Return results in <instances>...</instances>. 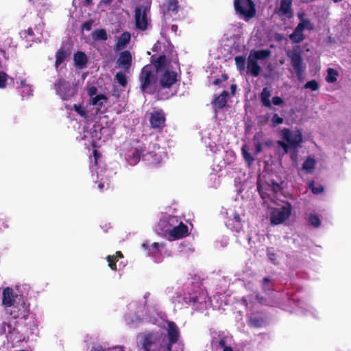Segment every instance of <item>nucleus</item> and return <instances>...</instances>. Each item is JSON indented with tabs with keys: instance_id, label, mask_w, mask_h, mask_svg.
<instances>
[{
	"instance_id": "48",
	"label": "nucleus",
	"mask_w": 351,
	"mask_h": 351,
	"mask_svg": "<svg viewBox=\"0 0 351 351\" xmlns=\"http://www.w3.org/2000/svg\"><path fill=\"white\" fill-rule=\"evenodd\" d=\"M309 187L314 194H319L324 190L323 186L322 185L315 186L313 183H311Z\"/></svg>"
},
{
	"instance_id": "13",
	"label": "nucleus",
	"mask_w": 351,
	"mask_h": 351,
	"mask_svg": "<svg viewBox=\"0 0 351 351\" xmlns=\"http://www.w3.org/2000/svg\"><path fill=\"white\" fill-rule=\"evenodd\" d=\"M90 106L89 104L87 106H84L82 104H75L73 105V109L80 117L86 120H91L95 117L97 110L95 112L90 111L89 110Z\"/></svg>"
},
{
	"instance_id": "47",
	"label": "nucleus",
	"mask_w": 351,
	"mask_h": 351,
	"mask_svg": "<svg viewBox=\"0 0 351 351\" xmlns=\"http://www.w3.org/2000/svg\"><path fill=\"white\" fill-rule=\"evenodd\" d=\"M271 123L274 126L277 125L282 124L284 121V119L280 117L278 114H274L271 118Z\"/></svg>"
},
{
	"instance_id": "10",
	"label": "nucleus",
	"mask_w": 351,
	"mask_h": 351,
	"mask_svg": "<svg viewBox=\"0 0 351 351\" xmlns=\"http://www.w3.org/2000/svg\"><path fill=\"white\" fill-rule=\"evenodd\" d=\"M234 7L236 11L246 19L255 14L254 5L251 0H234Z\"/></svg>"
},
{
	"instance_id": "49",
	"label": "nucleus",
	"mask_w": 351,
	"mask_h": 351,
	"mask_svg": "<svg viewBox=\"0 0 351 351\" xmlns=\"http://www.w3.org/2000/svg\"><path fill=\"white\" fill-rule=\"evenodd\" d=\"M267 186L269 189H271L273 192H278L280 189V185L274 181L268 182Z\"/></svg>"
},
{
	"instance_id": "38",
	"label": "nucleus",
	"mask_w": 351,
	"mask_h": 351,
	"mask_svg": "<svg viewBox=\"0 0 351 351\" xmlns=\"http://www.w3.org/2000/svg\"><path fill=\"white\" fill-rule=\"evenodd\" d=\"M242 154L245 160L249 164H252L254 162V158L252 157L250 154L248 152V147L246 145L242 147Z\"/></svg>"
},
{
	"instance_id": "45",
	"label": "nucleus",
	"mask_w": 351,
	"mask_h": 351,
	"mask_svg": "<svg viewBox=\"0 0 351 351\" xmlns=\"http://www.w3.org/2000/svg\"><path fill=\"white\" fill-rule=\"evenodd\" d=\"M184 301L188 304H195L198 302V298L196 295H189L184 298Z\"/></svg>"
},
{
	"instance_id": "21",
	"label": "nucleus",
	"mask_w": 351,
	"mask_h": 351,
	"mask_svg": "<svg viewBox=\"0 0 351 351\" xmlns=\"http://www.w3.org/2000/svg\"><path fill=\"white\" fill-rule=\"evenodd\" d=\"M3 304L5 306H11L13 305L14 299V291L10 287H6L3 291Z\"/></svg>"
},
{
	"instance_id": "7",
	"label": "nucleus",
	"mask_w": 351,
	"mask_h": 351,
	"mask_svg": "<svg viewBox=\"0 0 351 351\" xmlns=\"http://www.w3.org/2000/svg\"><path fill=\"white\" fill-rule=\"evenodd\" d=\"M291 206L285 202L280 207L275 208L271 213V222L273 224H280L284 222L290 216Z\"/></svg>"
},
{
	"instance_id": "14",
	"label": "nucleus",
	"mask_w": 351,
	"mask_h": 351,
	"mask_svg": "<svg viewBox=\"0 0 351 351\" xmlns=\"http://www.w3.org/2000/svg\"><path fill=\"white\" fill-rule=\"evenodd\" d=\"M164 155V151L158 147L154 152H149L144 154L143 159L151 165H156L162 162Z\"/></svg>"
},
{
	"instance_id": "40",
	"label": "nucleus",
	"mask_w": 351,
	"mask_h": 351,
	"mask_svg": "<svg viewBox=\"0 0 351 351\" xmlns=\"http://www.w3.org/2000/svg\"><path fill=\"white\" fill-rule=\"evenodd\" d=\"M262 289L264 292L272 290V285L271 282V280L268 277L263 278L262 282Z\"/></svg>"
},
{
	"instance_id": "50",
	"label": "nucleus",
	"mask_w": 351,
	"mask_h": 351,
	"mask_svg": "<svg viewBox=\"0 0 351 351\" xmlns=\"http://www.w3.org/2000/svg\"><path fill=\"white\" fill-rule=\"evenodd\" d=\"M21 36L23 38H27L28 36L32 37L33 35V31L31 28H29L27 30L22 31L21 33Z\"/></svg>"
},
{
	"instance_id": "32",
	"label": "nucleus",
	"mask_w": 351,
	"mask_h": 351,
	"mask_svg": "<svg viewBox=\"0 0 351 351\" xmlns=\"http://www.w3.org/2000/svg\"><path fill=\"white\" fill-rule=\"evenodd\" d=\"M298 26L300 27L303 31L304 29L312 30L314 29L313 23L309 19H305L302 21H300Z\"/></svg>"
},
{
	"instance_id": "44",
	"label": "nucleus",
	"mask_w": 351,
	"mask_h": 351,
	"mask_svg": "<svg viewBox=\"0 0 351 351\" xmlns=\"http://www.w3.org/2000/svg\"><path fill=\"white\" fill-rule=\"evenodd\" d=\"M116 80L122 86H125L127 84L126 76L122 72H119L117 73Z\"/></svg>"
},
{
	"instance_id": "31",
	"label": "nucleus",
	"mask_w": 351,
	"mask_h": 351,
	"mask_svg": "<svg viewBox=\"0 0 351 351\" xmlns=\"http://www.w3.org/2000/svg\"><path fill=\"white\" fill-rule=\"evenodd\" d=\"M234 60L237 69L240 73H243L245 69V58L243 56H236Z\"/></svg>"
},
{
	"instance_id": "33",
	"label": "nucleus",
	"mask_w": 351,
	"mask_h": 351,
	"mask_svg": "<svg viewBox=\"0 0 351 351\" xmlns=\"http://www.w3.org/2000/svg\"><path fill=\"white\" fill-rule=\"evenodd\" d=\"M66 57V53L64 51L60 49L56 54V66L58 68L61 64L63 63Z\"/></svg>"
},
{
	"instance_id": "64",
	"label": "nucleus",
	"mask_w": 351,
	"mask_h": 351,
	"mask_svg": "<svg viewBox=\"0 0 351 351\" xmlns=\"http://www.w3.org/2000/svg\"><path fill=\"white\" fill-rule=\"evenodd\" d=\"M223 351H232V348L229 346H226L223 348Z\"/></svg>"
},
{
	"instance_id": "61",
	"label": "nucleus",
	"mask_w": 351,
	"mask_h": 351,
	"mask_svg": "<svg viewBox=\"0 0 351 351\" xmlns=\"http://www.w3.org/2000/svg\"><path fill=\"white\" fill-rule=\"evenodd\" d=\"M159 48H160V43L158 42V43H156L154 45V47H153V48H152V50H153V51H157Z\"/></svg>"
},
{
	"instance_id": "56",
	"label": "nucleus",
	"mask_w": 351,
	"mask_h": 351,
	"mask_svg": "<svg viewBox=\"0 0 351 351\" xmlns=\"http://www.w3.org/2000/svg\"><path fill=\"white\" fill-rule=\"evenodd\" d=\"M91 351H105L101 345H97L92 348Z\"/></svg>"
},
{
	"instance_id": "54",
	"label": "nucleus",
	"mask_w": 351,
	"mask_h": 351,
	"mask_svg": "<svg viewBox=\"0 0 351 351\" xmlns=\"http://www.w3.org/2000/svg\"><path fill=\"white\" fill-rule=\"evenodd\" d=\"M252 324L256 327H260L261 326V321L257 318H253L250 320Z\"/></svg>"
},
{
	"instance_id": "53",
	"label": "nucleus",
	"mask_w": 351,
	"mask_h": 351,
	"mask_svg": "<svg viewBox=\"0 0 351 351\" xmlns=\"http://www.w3.org/2000/svg\"><path fill=\"white\" fill-rule=\"evenodd\" d=\"M219 346L221 348H223L224 347H226L227 346V343H226V338L223 337H221L219 340Z\"/></svg>"
},
{
	"instance_id": "9",
	"label": "nucleus",
	"mask_w": 351,
	"mask_h": 351,
	"mask_svg": "<svg viewBox=\"0 0 351 351\" xmlns=\"http://www.w3.org/2000/svg\"><path fill=\"white\" fill-rule=\"evenodd\" d=\"M88 95L90 97L89 100V105L96 107L97 110H101L105 107L108 99L103 94L97 95V89L95 86H88L86 88Z\"/></svg>"
},
{
	"instance_id": "39",
	"label": "nucleus",
	"mask_w": 351,
	"mask_h": 351,
	"mask_svg": "<svg viewBox=\"0 0 351 351\" xmlns=\"http://www.w3.org/2000/svg\"><path fill=\"white\" fill-rule=\"evenodd\" d=\"M10 315L14 319H17L19 317H25L24 311H21L17 306L12 307V309L10 311Z\"/></svg>"
},
{
	"instance_id": "42",
	"label": "nucleus",
	"mask_w": 351,
	"mask_h": 351,
	"mask_svg": "<svg viewBox=\"0 0 351 351\" xmlns=\"http://www.w3.org/2000/svg\"><path fill=\"white\" fill-rule=\"evenodd\" d=\"M107 261L108 262V266L109 267L114 271L117 270V265L116 263L117 262V257H114V256H107Z\"/></svg>"
},
{
	"instance_id": "60",
	"label": "nucleus",
	"mask_w": 351,
	"mask_h": 351,
	"mask_svg": "<svg viewBox=\"0 0 351 351\" xmlns=\"http://www.w3.org/2000/svg\"><path fill=\"white\" fill-rule=\"evenodd\" d=\"M5 332V323L0 324V335H3Z\"/></svg>"
},
{
	"instance_id": "4",
	"label": "nucleus",
	"mask_w": 351,
	"mask_h": 351,
	"mask_svg": "<svg viewBox=\"0 0 351 351\" xmlns=\"http://www.w3.org/2000/svg\"><path fill=\"white\" fill-rule=\"evenodd\" d=\"M158 61H160L158 70L160 85L162 88H170L178 81V73L170 69L165 56H159Z\"/></svg>"
},
{
	"instance_id": "27",
	"label": "nucleus",
	"mask_w": 351,
	"mask_h": 351,
	"mask_svg": "<svg viewBox=\"0 0 351 351\" xmlns=\"http://www.w3.org/2000/svg\"><path fill=\"white\" fill-rule=\"evenodd\" d=\"M289 38L293 43H301L304 39V35L303 34V30L297 25L294 32L290 34Z\"/></svg>"
},
{
	"instance_id": "5",
	"label": "nucleus",
	"mask_w": 351,
	"mask_h": 351,
	"mask_svg": "<svg viewBox=\"0 0 351 351\" xmlns=\"http://www.w3.org/2000/svg\"><path fill=\"white\" fill-rule=\"evenodd\" d=\"M270 56L268 50H252L250 52L247 61V72L254 77L259 75L261 71L260 63Z\"/></svg>"
},
{
	"instance_id": "25",
	"label": "nucleus",
	"mask_w": 351,
	"mask_h": 351,
	"mask_svg": "<svg viewBox=\"0 0 351 351\" xmlns=\"http://www.w3.org/2000/svg\"><path fill=\"white\" fill-rule=\"evenodd\" d=\"M316 161L314 158L309 156L304 162L302 169L306 173H312L315 168Z\"/></svg>"
},
{
	"instance_id": "55",
	"label": "nucleus",
	"mask_w": 351,
	"mask_h": 351,
	"mask_svg": "<svg viewBox=\"0 0 351 351\" xmlns=\"http://www.w3.org/2000/svg\"><path fill=\"white\" fill-rule=\"evenodd\" d=\"M29 84L27 83V81L25 79L21 78L20 79V87L22 88H25V86H29Z\"/></svg>"
},
{
	"instance_id": "58",
	"label": "nucleus",
	"mask_w": 351,
	"mask_h": 351,
	"mask_svg": "<svg viewBox=\"0 0 351 351\" xmlns=\"http://www.w3.org/2000/svg\"><path fill=\"white\" fill-rule=\"evenodd\" d=\"M255 147H256V154H258L261 152L262 150V147H261V145L260 143H257L255 144Z\"/></svg>"
},
{
	"instance_id": "29",
	"label": "nucleus",
	"mask_w": 351,
	"mask_h": 351,
	"mask_svg": "<svg viewBox=\"0 0 351 351\" xmlns=\"http://www.w3.org/2000/svg\"><path fill=\"white\" fill-rule=\"evenodd\" d=\"M142 152V149H137L134 152L132 155L129 156V162L133 165H136L140 160L141 155L143 156L144 154Z\"/></svg>"
},
{
	"instance_id": "52",
	"label": "nucleus",
	"mask_w": 351,
	"mask_h": 351,
	"mask_svg": "<svg viewBox=\"0 0 351 351\" xmlns=\"http://www.w3.org/2000/svg\"><path fill=\"white\" fill-rule=\"evenodd\" d=\"M272 103L275 106H281L284 104V101L280 97H274L272 99Z\"/></svg>"
},
{
	"instance_id": "34",
	"label": "nucleus",
	"mask_w": 351,
	"mask_h": 351,
	"mask_svg": "<svg viewBox=\"0 0 351 351\" xmlns=\"http://www.w3.org/2000/svg\"><path fill=\"white\" fill-rule=\"evenodd\" d=\"M103 171H100V173H102ZM96 178L97 180H95V182H99V184H98V187L101 190L104 188L105 186V184L106 183L107 184H108V178H104V176L102 173H100L99 174V173H97V175H96Z\"/></svg>"
},
{
	"instance_id": "35",
	"label": "nucleus",
	"mask_w": 351,
	"mask_h": 351,
	"mask_svg": "<svg viewBox=\"0 0 351 351\" xmlns=\"http://www.w3.org/2000/svg\"><path fill=\"white\" fill-rule=\"evenodd\" d=\"M179 8L178 0H169L167 2V10L169 12L177 13Z\"/></svg>"
},
{
	"instance_id": "46",
	"label": "nucleus",
	"mask_w": 351,
	"mask_h": 351,
	"mask_svg": "<svg viewBox=\"0 0 351 351\" xmlns=\"http://www.w3.org/2000/svg\"><path fill=\"white\" fill-rule=\"evenodd\" d=\"M305 88H309L311 90H316L319 88V85L315 80H311L306 83L304 85Z\"/></svg>"
},
{
	"instance_id": "26",
	"label": "nucleus",
	"mask_w": 351,
	"mask_h": 351,
	"mask_svg": "<svg viewBox=\"0 0 351 351\" xmlns=\"http://www.w3.org/2000/svg\"><path fill=\"white\" fill-rule=\"evenodd\" d=\"M228 93L227 91H223L222 93L219 95L214 101V106L215 110L221 109L223 108L227 101V97Z\"/></svg>"
},
{
	"instance_id": "16",
	"label": "nucleus",
	"mask_w": 351,
	"mask_h": 351,
	"mask_svg": "<svg viewBox=\"0 0 351 351\" xmlns=\"http://www.w3.org/2000/svg\"><path fill=\"white\" fill-rule=\"evenodd\" d=\"M226 225L228 228L235 230L238 232L242 228V219L239 215L231 213L228 216V220L226 221Z\"/></svg>"
},
{
	"instance_id": "43",
	"label": "nucleus",
	"mask_w": 351,
	"mask_h": 351,
	"mask_svg": "<svg viewBox=\"0 0 351 351\" xmlns=\"http://www.w3.org/2000/svg\"><path fill=\"white\" fill-rule=\"evenodd\" d=\"M267 252V256H268L269 261H271V263L275 265H278V262L277 255L274 252H272L271 249H270V248H268Z\"/></svg>"
},
{
	"instance_id": "6",
	"label": "nucleus",
	"mask_w": 351,
	"mask_h": 351,
	"mask_svg": "<svg viewBox=\"0 0 351 351\" xmlns=\"http://www.w3.org/2000/svg\"><path fill=\"white\" fill-rule=\"evenodd\" d=\"M143 351H161L160 335L156 331H145L141 335Z\"/></svg>"
},
{
	"instance_id": "37",
	"label": "nucleus",
	"mask_w": 351,
	"mask_h": 351,
	"mask_svg": "<svg viewBox=\"0 0 351 351\" xmlns=\"http://www.w3.org/2000/svg\"><path fill=\"white\" fill-rule=\"evenodd\" d=\"M309 223L314 227H319L321 225V220L316 214H311L308 217Z\"/></svg>"
},
{
	"instance_id": "17",
	"label": "nucleus",
	"mask_w": 351,
	"mask_h": 351,
	"mask_svg": "<svg viewBox=\"0 0 351 351\" xmlns=\"http://www.w3.org/2000/svg\"><path fill=\"white\" fill-rule=\"evenodd\" d=\"M167 337L168 341L171 343H176L180 337V331L178 326L173 322H167Z\"/></svg>"
},
{
	"instance_id": "57",
	"label": "nucleus",
	"mask_w": 351,
	"mask_h": 351,
	"mask_svg": "<svg viewBox=\"0 0 351 351\" xmlns=\"http://www.w3.org/2000/svg\"><path fill=\"white\" fill-rule=\"evenodd\" d=\"M176 343H171L170 341H168V343L166 345V350L167 351H172V346Z\"/></svg>"
},
{
	"instance_id": "59",
	"label": "nucleus",
	"mask_w": 351,
	"mask_h": 351,
	"mask_svg": "<svg viewBox=\"0 0 351 351\" xmlns=\"http://www.w3.org/2000/svg\"><path fill=\"white\" fill-rule=\"evenodd\" d=\"M298 17L300 19V21H302L303 20L306 19L305 18V14L304 12H299L298 14Z\"/></svg>"
},
{
	"instance_id": "11",
	"label": "nucleus",
	"mask_w": 351,
	"mask_h": 351,
	"mask_svg": "<svg viewBox=\"0 0 351 351\" xmlns=\"http://www.w3.org/2000/svg\"><path fill=\"white\" fill-rule=\"evenodd\" d=\"M104 129L95 128L93 130H85L82 138L87 141L93 147H99L101 145L100 141L102 138V132Z\"/></svg>"
},
{
	"instance_id": "41",
	"label": "nucleus",
	"mask_w": 351,
	"mask_h": 351,
	"mask_svg": "<svg viewBox=\"0 0 351 351\" xmlns=\"http://www.w3.org/2000/svg\"><path fill=\"white\" fill-rule=\"evenodd\" d=\"M8 78L9 76L7 73L0 70V88H4L6 87Z\"/></svg>"
},
{
	"instance_id": "8",
	"label": "nucleus",
	"mask_w": 351,
	"mask_h": 351,
	"mask_svg": "<svg viewBox=\"0 0 351 351\" xmlns=\"http://www.w3.org/2000/svg\"><path fill=\"white\" fill-rule=\"evenodd\" d=\"M54 88L57 95L63 100L70 99L77 92L75 87L71 86L68 82L64 80H58L55 83Z\"/></svg>"
},
{
	"instance_id": "24",
	"label": "nucleus",
	"mask_w": 351,
	"mask_h": 351,
	"mask_svg": "<svg viewBox=\"0 0 351 351\" xmlns=\"http://www.w3.org/2000/svg\"><path fill=\"white\" fill-rule=\"evenodd\" d=\"M74 62L80 69L84 68L87 63V57L86 54L82 51H77L74 55Z\"/></svg>"
},
{
	"instance_id": "51",
	"label": "nucleus",
	"mask_w": 351,
	"mask_h": 351,
	"mask_svg": "<svg viewBox=\"0 0 351 351\" xmlns=\"http://www.w3.org/2000/svg\"><path fill=\"white\" fill-rule=\"evenodd\" d=\"M32 90L30 85L25 86V88H22V96H29L30 95H32Z\"/></svg>"
},
{
	"instance_id": "19",
	"label": "nucleus",
	"mask_w": 351,
	"mask_h": 351,
	"mask_svg": "<svg viewBox=\"0 0 351 351\" xmlns=\"http://www.w3.org/2000/svg\"><path fill=\"white\" fill-rule=\"evenodd\" d=\"M291 61V64L295 71L300 74L303 71L302 59L301 56L297 52H289L287 53Z\"/></svg>"
},
{
	"instance_id": "12",
	"label": "nucleus",
	"mask_w": 351,
	"mask_h": 351,
	"mask_svg": "<svg viewBox=\"0 0 351 351\" xmlns=\"http://www.w3.org/2000/svg\"><path fill=\"white\" fill-rule=\"evenodd\" d=\"M136 26L137 28L144 30L148 24V19L145 8H136L135 10Z\"/></svg>"
},
{
	"instance_id": "23",
	"label": "nucleus",
	"mask_w": 351,
	"mask_h": 351,
	"mask_svg": "<svg viewBox=\"0 0 351 351\" xmlns=\"http://www.w3.org/2000/svg\"><path fill=\"white\" fill-rule=\"evenodd\" d=\"M165 246L164 243H143L142 247L148 250V254H154L156 253L160 247H163Z\"/></svg>"
},
{
	"instance_id": "15",
	"label": "nucleus",
	"mask_w": 351,
	"mask_h": 351,
	"mask_svg": "<svg viewBox=\"0 0 351 351\" xmlns=\"http://www.w3.org/2000/svg\"><path fill=\"white\" fill-rule=\"evenodd\" d=\"M149 121L153 128H162L165 126V114L162 111L154 112L151 114Z\"/></svg>"
},
{
	"instance_id": "62",
	"label": "nucleus",
	"mask_w": 351,
	"mask_h": 351,
	"mask_svg": "<svg viewBox=\"0 0 351 351\" xmlns=\"http://www.w3.org/2000/svg\"><path fill=\"white\" fill-rule=\"evenodd\" d=\"M31 1H33L34 3H38V4L43 3L44 5L45 4V0H31Z\"/></svg>"
},
{
	"instance_id": "30",
	"label": "nucleus",
	"mask_w": 351,
	"mask_h": 351,
	"mask_svg": "<svg viewBox=\"0 0 351 351\" xmlns=\"http://www.w3.org/2000/svg\"><path fill=\"white\" fill-rule=\"evenodd\" d=\"M93 38L95 40H106L108 38L106 31L103 29L96 30L92 34Z\"/></svg>"
},
{
	"instance_id": "1",
	"label": "nucleus",
	"mask_w": 351,
	"mask_h": 351,
	"mask_svg": "<svg viewBox=\"0 0 351 351\" xmlns=\"http://www.w3.org/2000/svg\"><path fill=\"white\" fill-rule=\"evenodd\" d=\"M158 226L164 233L168 234L170 239L174 240L182 239L189 234L188 226L175 216H164Z\"/></svg>"
},
{
	"instance_id": "3",
	"label": "nucleus",
	"mask_w": 351,
	"mask_h": 351,
	"mask_svg": "<svg viewBox=\"0 0 351 351\" xmlns=\"http://www.w3.org/2000/svg\"><path fill=\"white\" fill-rule=\"evenodd\" d=\"M280 136L284 141H278V145L283 149L285 153H287L289 148H298L303 141L302 132L297 129L290 130L283 128L280 132Z\"/></svg>"
},
{
	"instance_id": "28",
	"label": "nucleus",
	"mask_w": 351,
	"mask_h": 351,
	"mask_svg": "<svg viewBox=\"0 0 351 351\" xmlns=\"http://www.w3.org/2000/svg\"><path fill=\"white\" fill-rule=\"evenodd\" d=\"M271 90L268 88H264L261 94V99L263 104L266 107H271V103L269 100Z\"/></svg>"
},
{
	"instance_id": "36",
	"label": "nucleus",
	"mask_w": 351,
	"mask_h": 351,
	"mask_svg": "<svg viewBox=\"0 0 351 351\" xmlns=\"http://www.w3.org/2000/svg\"><path fill=\"white\" fill-rule=\"evenodd\" d=\"M337 72L333 69L329 68L327 70V76L326 80L328 82H335L337 81Z\"/></svg>"
},
{
	"instance_id": "20",
	"label": "nucleus",
	"mask_w": 351,
	"mask_h": 351,
	"mask_svg": "<svg viewBox=\"0 0 351 351\" xmlns=\"http://www.w3.org/2000/svg\"><path fill=\"white\" fill-rule=\"evenodd\" d=\"M291 3L292 0H282L278 10V14L287 18L292 17L293 12L291 9Z\"/></svg>"
},
{
	"instance_id": "18",
	"label": "nucleus",
	"mask_w": 351,
	"mask_h": 351,
	"mask_svg": "<svg viewBox=\"0 0 351 351\" xmlns=\"http://www.w3.org/2000/svg\"><path fill=\"white\" fill-rule=\"evenodd\" d=\"M132 54L128 51H124L119 54L117 60L119 66L124 69H128L132 64Z\"/></svg>"
},
{
	"instance_id": "63",
	"label": "nucleus",
	"mask_w": 351,
	"mask_h": 351,
	"mask_svg": "<svg viewBox=\"0 0 351 351\" xmlns=\"http://www.w3.org/2000/svg\"><path fill=\"white\" fill-rule=\"evenodd\" d=\"M114 257H117V259L118 260V258H123V254L120 251H117L116 252V255L114 256Z\"/></svg>"
},
{
	"instance_id": "22",
	"label": "nucleus",
	"mask_w": 351,
	"mask_h": 351,
	"mask_svg": "<svg viewBox=\"0 0 351 351\" xmlns=\"http://www.w3.org/2000/svg\"><path fill=\"white\" fill-rule=\"evenodd\" d=\"M131 36L128 32H124L118 38L117 44L115 45V50L119 51L123 49L130 40Z\"/></svg>"
},
{
	"instance_id": "2",
	"label": "nucleus",
	"mask_w": 351,
	"mask_h": 351,
	"mask_svg": "<svg viewBox=\"0 0 351 351\" xmlns=\"http://www.w3.org/2000/svg\"><path fill=\"white\" fill-rule=\"evenodd\" d=\"M158 58L154 60L151 64L145 65L141 71L139 76L141 88L142 91L152 93L156 87V75L158 67L160 66Z\"/></svg>"
}]
</instances>
